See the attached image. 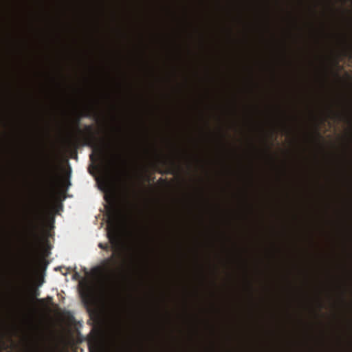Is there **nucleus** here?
Returning a JSON list of instances; mask_svg holds the SVG:
<instances>
[{
    "label": "nucleus",
    "mask_w": 352,
    "mask_h": 352,
    "mask_svg": "<svg viewBox=\"0 0 352 352\" xmlns=\"http://www.w3.org/2000/svg\"><path fill=\"white\" fill-rule=\"evenodd\" d=\"M115 261H116L115 254H113L109 258L105 259L104 261V265H105V267L108 270H111V271L112 265L115 263Z\"/></svg>",
    "instance_id": "2"
},
{
    "label": "nucleus",
    "mask_w": 352,
    "mask_h": 352,
    "mask_svg": "<svg viewBox=\"0 0 352 352\" xmlns=\"http://www.w3.org/2000/svg\"><path fill=\"white\" fill-rule=\"evenodd\" d=\"M330 111L331 113H333V111L331 109H330ZM333 114L334 116L339 118V119H344V118H346V113H338V112H333Z\"/></svg>",
    "instance_id": "3"
},
{
    "label": "nucleus",
    "mask_w": 352,
    "mask_h": 352,
    "mask_svg": "<svg viewBox=\"0 0 352 352\" xmlns=\"http://www.w3.org/2000/svg\"><path fill=\"white\" fill-rule=\"evenodd\" d=\"M90 160H91V161H94V160H95V159H94V154H91V155H90Z\"/></svg>",
    "instance_id": "7"
},
{
    "label": "nucleus",
    "mask_w": 352,
    "mask_h": 352,
    "mask_svg": "<svg viewBox=\"0 0 352 352\" xmlns=\"http://www.w3.org/2000/svg\"><path fill=\"white\" fill-rule=\"evenodd\" d=\"M37 230V226L36 224H32V232L33 234H36V232Z\"/></svg>",
    "instance_id": "6"
},
{
    "label": "nucleus",
    "mask_w": 352,
    "mask_h": 352,
    "mask_svg": "<svg viewBox=\"0 0 352 352\" xmlns=\"http://www.w3.org/2000/svg\"><path fill=\"white\" fill-rule=\"evenodd\" d=\"M108 238L111 243H115L117 240L116 233H108Z\"/></svg>",
    "instance_id": "4"
},
{
    "label": "nucleus",
    "mask_w": 352,
    "mask_h": 352,
    "mask_svg": "<svg viewBox=\"0 0 352 352\" xmlns=\"http://www.w3.org/2000/svg\"><path fill=\"white\" fill-rule=\"evenodd\" d=\"M102 152V149L99 148V155H101Z\"/></svg>",
    "instance_id": "8"
},
{
    "label": "nucleus",
    "mask_w": 352,
    "mask_h": 352,
    "mask_svg": "<svg viewBox=\"0 0 352 352\" xmlns=\"http://www.w3.org/2000/svg\"><path fill=\"white\" fill-rule=\"evenodd\" d=\"M170 162H171L172 164H174V163H175V162H174V161H173V160H170Z\"/></svg>",
    "instance_id": "9"
},
{
    "label": "nucleus",
    "mask_w": 352,
    "mask_h": 352,
    "mask_svg": "<svg viewBox=\"0 0 352 352\" xmlns=\"http://www.w3.org/2000/svg\"><path fill=\"white\" fill-rule=\"evenodd\" d=\"M77 130L78 133L83 136L85 144L94 147L96 146V136L92 126L86 125L85 126V133L78 127L77 128Z\"/></svg>",
    "instance_id": "1"
},
{
    "label": "nucleus",
    "mask_w": 352,
    "mask_h": 352,
    "mask_svg": "<svg viewBox=\"0 0 352 352\" xmlns=\"http://www.w3.org/2000/svg\"><path fill=\"white\" fill-rule=\"evenodd\" d=\"M98 247L102 250H107L109 248L108 244H103L102 243L98 244Z\"/></svg>",
    "instance_id": "5"
}]
</instances>
